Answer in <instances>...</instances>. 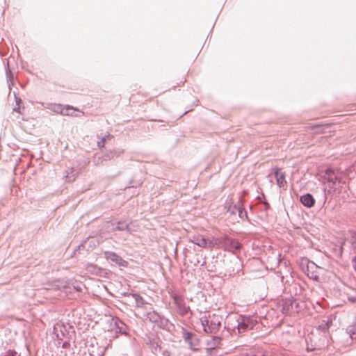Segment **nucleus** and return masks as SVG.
Segmentation results:
<instances>
[{
    "label": "nucleus",
    "instance_id": "nucleus-1",
    "mask_svg": "<svg viewBox=\"0 0 356 356\" xmlns=\"http://www.w3.org/2000/svg\"><path fill=\"white\" fill-rule=\"evenodd\" d=\"M200 321L204 332L215 334L220 330L222 316L215 314L204 315L201 317Z\"/></svg>",
    "mask_w": 356,
    "mask_h": 356
},
{
    "label": "nucleus",
    "instance_id": "nucleus-2",
    "mask_svg": "<svg viewBox=\"0 0 356 356\" xmlns=\"http://www.w3.org/2000/svg\"><path fill=\"white\" fill-rule=\"evenodd\" d=\"M325 179L327 180L330 189L337 191L340 187L341 175L339 172L328 169L325 172Z\"/></svg>",
    "mask_w": 356,
    "mask_h": 356
},
{
    "label": "nucleus",
    "instance_id": "nucleus-3",
    "mask_svg": "<svg viewBox=\"0 0 356 356\" xmlns=\"http://www.w3.org/2000/svg\"><path fill=\"white\" fill-rule=\"evenodd\" d=\"M237 329L239 333H243L248 330L253 328L257 321L250 316H241L237 319Z\"/></svg>",
    "mask_w": 356,
    "mask_h": 356
},
{
    "label": "nucleus",
    "instance_id": "nucleus-4",
    "mask_svg": "<svg viewBox=\"0 0 356 356\" xmlns=\"http://www.w3.org/2000/svg\"><path fill=\"white\" fill-rule=\"evenodd\" d=\"M172 298L179 315L184 316L189 313L191 314L190 307L186 305L185 301L181 296L174 293L172 295Z\"/></svg>",
    "mask_w": 356,
    "mask_h": 356
},
{
    "label": "nucleus",
    "instance_id": "nucleus-5",
    "mask_svg": "<svg viewBox=\"0 0 356 356\" xmlns=\"http://www.w3.org/2000/svg\"><path fill=\"white\" fill-rule=\"evenodd\" d=\"M323 268L317 266L314 262H307L305 273L310 279L318 280L319 276L323 273Z\"/></svg>",
    "mask_w": 356,
    "mask_h": 356
},
{
    "label": "nucleus",
    "instance_id": "nucleus-6",
    "mask_svg": "<svg viewBox=\"0 0 356 356\" xmlns=\"http://www.w3.org/2000/svg\"><path fill=\"white\" fill-rule=\"evenodd\" d=\"M296 302L291 298H286L282 300V311L284 314H291L297 312L296 310Z\"/></svg>",
    "mask_w": 356,
    "mask_h": 356
},
{
    "label": "nucleus",
    "instance_id": "nucleus-7",
    "mask_svg": "<svg viewBox=\"0 0 356 356\" xmlns=\"http://www.w3.org/2000/svg\"><path fill=\"white\" fill-rule=\"evenodd\" d=\"M226 241H228V236L225 235L222 237H212L208 240V248L212 249L216 246L218 248H223L226 246Z\"/></svg>",
    "mask_w": 356,
    "mask_h": 356
},
{
    "label": "nucleus",
    "instance_id": "nucleus-8",
    "mask_svg": "<svg viewBox=\"0 0 356 356\" xmlns=\"http://www.w3.org/2000/svg\"><path fill=\"white\" fill-rule=\"evenodd\" d=\"M111 327L116 333L127 334V325L118 318L111 320Z\"/></svg>",
    "mask_w": 356,
    "mask_h": 356
},
{
    "label": "nucleus",
    "instance_id": "nucleus-9",
    "mask_svg": "<svg viewBox=\"0 0 356 356\" xmlns=\"http://www.w3.org/2000/svg\"><path fill=\"white\" fill-rule=\"evenodd\" d=\"M60 113L63 115L81 117L84 115V112L71 106H65L60 110Z\"/></svg>",
    "mask_w": 356,
    "mask_h": 356
},
{
    "label": "nucleus",
    "instance_id": "nucleus-10",
    "mask_svg": "<svg viewBox=\"0 0 356 356\" xmlns=\"http://www.w3.org/2000/svg\"><path fill=\"white\" fill-rule=\"evenodd\" d=\"M104 255L106 259L110 260L120 266H126L127 264L126 261L113 252L106 251L104 252Z\"/></svg>",
    "mask_w": 356,
    "mask_h": 356
},
{
    "label": "nucleus",
    "instance_id": "nucleus-11",
    "mask_svg": "<svg viewBox=\"0 0 356 356\" xmlns=\"http://www.w3.org/2000/svg\"><path fill=\"white\" fill-rule=\"evenodd\" d=\"M189 242L193 243L200 248H208V241L202 235L193 236Z\"/></svg>",
    "mask_w": 356,
    "mask_h": 356
},
{
    "label": "nucleus",
    "instance_id": "nucleus-12",
    "mask_svg": "<svg viewBox=\"0 0 356 356\" xmlns=\"http://www.w3.org/2000/svg\"><path fill=\"white\" fill-rule=\"evenodd\" d=\"M240 248L241 244L238 241L231 239L228 237V241H226V246H225L224 250L229 252H234L239 250Z\"/></svg>",
    "mask_w": 356,
    "mask_h": 356
},
{
    "label": "nucleus",
    "instance_id": "nucleus-13",
    "mask_svg": "<svg viewBox=\"0 0 356 356\" xmlns=\"http://www.w3.org/2000/svg\"><path fill=\"white\" fill-rule=\"evenodd\" d=\"M183 338L186 343L188 344L191 348L195 349V344L193 343L195 339V335L191 332H188L186 330H182Z\"/></svg>",
    "mask_w": 356,
    "mask_h": 356
},
{
    "label": "nucleus",
    "instance_id": "nucleus-14",
    "mask_svg": "<svg viewBox=\"0 0 356 356\" xmlns=\"http://www.w3.org/2000/svg\"><path fill=\"white\" fill-rule=\"evenodd\" d=\"M300 200L304 206L309 207V208L312 207L315 203V200H314L313 196L309 193H307V194L302 195L300 197Z\"/></svg>",
    "mask_w": 356,
    "mask_h": 356
},
{
    "label": "nucleus",
    "instance_id": "nucleus-15",
    "mask_svg": "<svg viewBox=\"0 0 356 356\" xmlns=\"http://www.w3.org/2000/svg\"><path fill=\"white\" fill-rule=\"evenodd\" d=\"M275 177L276 179L277 184L279 187H282L286 183L285 180V175L277 168H275Z\"/></svg>",
    "mask_w": 356,
    "mask_h": 356
},
{
    "label": "nucleus",
    "instance_id": "nucleus-16",
    "mask_svg": "<svg viewBox=\"0 0 356 356\" xmlns=\"http://www.w3.org/2000/svg\"><path fill=\"white\" fill-rule=\"evenodd\" d=\"M234 208H236L240 218L246 219L248 218L247 212L243 207L242 200L241 198L238 199L237 203L234 204Z\"/></svg>",
    "mask_w": 356,
    "mask_h": 356
},
{
    "label": "nucleus",
    "instance_id": "nucleus-17",
    "mask_svg": "<svg viewBox=\"0 0 356 356\" xmlns=\"http://www.w3.org/2000/svg\"><path fill=\"white\" fill-rule=\"evenodd\" d=\"M131 298L134 300V302L136 307H143L145 305V301L143 298L142 296H140L138 293L131 294Z\"/></svg>",
    "mask_w": 356,
    "mask_h": 356
},
{
    "label": "nucleus",
    "instance_id": "nucleus-18",
    "mask_svg": "<svg viewBox=\"0 0 356 356\" xmlns=\"http://www.w3.org/2000/svg\"><path fill=\"white\" fill-rule=\"evenodd\" d=\"M170 321L168 318L164 316H160L159 322L156 325L163 329H169Z\"/></svg>",
    "mask_w": 356,
    "mask_h": 356
},
{
    "label": "nucleus",
    "instance_id": "nucleus-19",
    "mask_svg": "<svg viewBox=\"0 0 356 356\" xmlns=\"http://www.w3.org/2000/svg\"><path fill=\"white\" fill-rule=\"evenodd\" d=\"M346 332L353 339L356 338V325H350L347 327Z\"/></svg>",
    "mask_w": 356,
    "mask_h": 356
},
{
    "label": "nucleus",
    "instance_id": "nucleus-20",
    "mask_svg": "<svg viewBox=\"0 0 356 356\" xmlns=\"http://www.w3.org/2000/svg\"><path fill=\"white\" fill-rule=\"evenodd\" d=\"M160 316H161V315H159V314H157L155 312H152L148 313V318H149V319L151 321L154 322L155 324L157 322H159Z\"/></svg>",
    "mask_w": 356,
    "mask_h": 356
},
{
    "label": "nucleus",
    "instance_id": "nucleus-21",
    "mask_svg": "<svg viewBox=\"0 0 356 356\" xmlns=\"http://www.w3.org/2000/svg\"><path fill=\"white\" fill-rule=\"evenodd\" d=\"M319 328L325 331V346H326L327 344V336L326 334V331L329 328V323L325 322V323H322L319 325Z\"/></svg>",
    "mask_w": 356,
    "mask_h": 356
},
{
    "label": "nucleus",
    "instance_id": "nucleus-22",
    "mask_svg": "<svg viewBox=\"0 0 356 356\" xmlns=\"http://www.w3.org/2000/svg\"><path fill=\"white\" fill-rule=\"evenodd\" d=\"M86 270L91 273H97L98 269L95 265L92 264H88L86 266Z\"/></svg>",
    "mask_w": 356,
    "mask_h": 356
},
{
    "label": "nucleus",
    "instance_id": "nucleus-23",
    "mask_svg": "<svg viewBox=\"0 0 356 356\" xmlns=\"http://www.w3.org/2000/svg\"><path fill=\"white\" fill-rule=\"evenodd\" d=\"M72 175H70L69 172L67 173L66 178H67L68 181H74L75 179L74 175L78 173V170L72 168Z\"/></svg>",
    "mask_w": 356,
    "mask_h": 356
},
{
    "label": "nucleus",
    "instance_id": "nucleus-24",
    "mask_svg": "<svg viewBox=\"0 0 356 356\" xmlns=\"http://www.w3.org/2000/svg\"><path fill=\"white\" fill-rule=\"evenodd\" d=\"M54 289H56V290H64L65 292H67V289H70V286H66V285H64L61 283H58V284H55L54 285Z\"/></svg>",
    "mask_w": 356,
    "mask_h": 356
},
{
    "label": "nucleus",
    "instance_id": "nucleus-25",
    "mask_svg": "<svg viewBox=\"0 0 356 356\" xmlns=\"http://www.w3.org/2000/svg\"><path fill=\"white\" fill-rule=\"evenodd\" d=\"M116 229L124 231L128 230L129 226L127 223L119 222L116 226Z\"/></svg>",
    "mask_w": 356,
    "mask_h": 356
},
{
    "label": "nucleus",
    "instance_id": "nucleus-26",
    "mask_svg": "<svg viewBox=\"0 0 356 356\" xmlns=\"http://www.w3.org/2000/svg\"><path fill=\"white\" fill-rule=\"evenodd\" d=\"M1 356H20L17 353L13 350H8L6 352L1 354Z\"/></svg>",
    "mask_w": 356,
    "mask_h": 356
},
{
    "label": "nucleus",
    "instance_id": "nucleus-27",
    "mask_svg": "<svg viewBox=\"0 0 356 356\" xmlns=\"http://www.w3.org/2000/svg\"><path fill=\"white\" fill-rule=\"evenodd\" d=\"M352 247H353V251L356 254V238L352 242ZM353 262H354V268L356 270V256L353 259Z\"/></svg>",
    "mask_w": 356,
    "mask_h": 356
},
{
    "label": "nucleus",
    "instance_id": "nucleus-28",
    "mask_svg": "<svg viewBox=\"0 0 356 356\" xmlns=\"http://www.w3.org/2000/svg\"><path fill=\"white\" fill-rule=\"evenodd\" d=\"M228 211H229L232 214L237 213L236 208H234V204H232L229 205V207L228 208Z\"/></svg>",
    "mask_w": 356,
    "mask_h": 356
},
{
    "label": "nucleus",
    "instance_id": "nucleus-29",
    "mask_svg": "<svg viewBox=\"0 0 356 356\" xmlns=\"http://www.w3.org/2000/svg\"><path fill=\"white\" fill-rule=\"evenodd\" d=\"M106 140V138L105 137H102L100 140H98L97 141V145L99 148H102L104 147V142Z\"/></svg>",
    "mask_w": 356,
    "mask_h": 356
},
{
    "label": "nucleus",
    "instance_id": "nucleus-30",
    "mask_svg": "<svg viewBox=\"0 0 356 356\" xmlns=\"http://www.w3.org/2000/svg\"><path fill=\"white\" fill-rule=\"evenodd\" d=\"M73 289L75 291H81L82 290V285L81 284H76V285H73Z\"/></svg>",
    "mask_w": 356,
    "mask_h": 356
},
{
    "label": "nucleus",
    "instance_id": "nucleus-31",
    "mask_svg": "<svg viewBox=\"0 0 356 356\" xmlns=\"http://www.w3.org/2000/svg\"><path fill=\"white\" fill-rule=\"evenodd\" d=\"M212 341L213 342V345L216 346V345H217L218 343H220V339L218 338V337H215V338L213 339Z\"/></svg>",
    "mask_w": 356,
    "mask_h": 356
},
{
    "label": "nucleus",
    "instance_id": "nucleus-32",
    "mask_svg": "<svg viewBox=\"0 0 356 356\" xmlns=\"http://www.w3.org/2000/svg\"><path fill=\"white\" fill-rule=\"evenodd\" d=\"M132 294L131 293H127V292H124V293H122V295L124 296H127L128 298H131V295Z\"/></svg>",
    "mask_w": 356,
    "mask_h": 356
},
{
    "label": "nucleus",
    "instance_id": "nucleus-33",
    "mask_svg": "<svg viewBox=\"0 0 356 356\" xmlns=\"http://www.w3.org/2000/svg\"><path fill=\"white\" fill-rule=\"evenodd\" d=\"M251 356H264V354L261 352H259L253 355H251Z\"/></svg>",
    "mask_w": 356,
    "mask_h": 356
},
{
    "label": "nucleus",
    "instance_id": "nucleus-34",
    "mask_svg": "<svg viewBox=\"0 0 356 356\" xmlns=\"http://www.w3.org/2000/svg\"><path fill=\"white\" fill-rule=\"evenodd\" d=\"M163 356H170V354L168 352H165Z\"/></svg>",
    "mask_w": 356,
    "mask_h": 356
},
{
    "label": "nucleus",
    "instance_id": "nucleus-35",
    "mask_svg": "<svg viewBox=\"0 0 356 356\" xmlns=\"http://www.w3.org/2000/svg\"><path fill=\"white\" fill-rule=\"evenodd\" d=\"M268 207H269V204L268 203H266L265 204V209H268Z\"/></svg>",
    "mask_w": 356,
    "mask_h": 356
},
{
    "label": "nucleus",
    "instance_id": "nucleus-36",
    "mask_svg": "<svg viewBox=\"0 0 356 356\" xmlns=\"http://www.w3.org/2000/svg\"><path fill=\"white\" fill-rule=\"evenodd\" d=\"M14 111H17L18 113H19V112H20V111H19V107H18V108H17V109L14 108Z\"/></svg>",
    "mask_w": 356,
    "mask_h": 356
},
{
    "label": "nucleus",
    "instance_id": "nucleus-37",
    "mask_svg": "<svg viewBox=\"0 0 356 356\" xmlns=\"http://www.w3.org/2000/svg\"><path fill=\"white\" fill-rule=\"evenodd\" d=\"M104 353V352H103V353L101 354V355H100V356H103Z\"/></svg>",
    "mask_w": 356,
    "mask_h": 356
}]
</instances>
